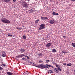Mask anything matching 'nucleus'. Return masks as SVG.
Returning a JSON list of instances; mask_svg holds the SVG:
<instances>
[{
    "instance_id": "56",
    "label": "nucleus",
    "mask_w": 75,
    "mask_h": 75,
    "mask_svg": "<svg viewBox=\"0 0 75 75\" xmlns=\"http://www.w3.org/2000/svg\"><path fill=\"white\" fill-rule=\"evenodd\" d=\"M2 72H4V71H2Z\"/></svg>"
},
{
    "instance_id": "17",
    "label": "nucleus",
    "mask_w": 75,
    "mask_h": 75,
    "mask_svg": "<svg viewBox=\"0 0 75 75\" xmlns=\"http://www.w3.org/2000/svg\"><path fill=\"white\" fill-rule=\"evenodd\" d=\"M29 12L31 13H33V10L32 9H30L29 10Z\"/></svg>"
},
{
    "instance_id": "16",
    "label": "nucleus",
    "mask_w": 75,
    "mask_h": 75,
    "mask_svg": "<svg viewBox=\"0 0 75 75\" xmlns=\"http://www.w3.org/2000/svg\"><path fill=\"white\" fill-rule=\"evenodd\" d=\"M62 53H67V51L66 50H64L62 51Z\"/></svg>"
},
{
    "instance_id": "40",
    "label": "nucleus",
    "mask_w": 75,
    "mask_h": 75,
    "mask_svg": "<svg viewBox=\"0 0 75 75\" xmlns=\"http://www.w3.org/2000/svg\"><path fill=\"white\" fill-rule=\"evenodd\" d=\"M19 52H21V49H19Z\"/></svg>"
},
{
    "instance_id": "6",
    "label": "nucleus",
    "mask_w": 75,
    "mask_h": 75,
    "mask_svg": "<svg viewBox=\"0 0 75 75\" xmlns=\"http://www.w3.org/2000/svg\"><path fill=\"white\" fill-rule=\"evenodd\" d=\"M54 72H56V73H58L59 72V71L58 69L57 68L54 69Z\"/></svg>"
},
{
    "instance_id": "7",
    "label": "nucleus",
    "mask_w": 75,
    "mask_h": 75,
    "mask_svg": "<svg viewBox=\"0 0 75 75\" xmlns=\"http://www.w3.org/2000/svg\"><path fill=\"white\" fill-rule=\"evenodd\" d=\"M40 27H42V28H45V27H44V26H45V25L44 24H42L40 25Z\"/></svg>"
},
{
    "instance_id": "5",
    "label": "nucleus",
    "mask_w": 75,
    "mask_h": 75,
    "mask_svg": "<svg viewBox=\"0 0 75 75\" xmlns=\"http://www.w3.org/2000/svg\"><path fill=\"white\" fill-rule=\"evenodd\" d=\"M41 20H47V18L46 17H42L41 18Z\"/></svg>"
},
{
    "instance_id": "49",
    "label": "nucleus",
    "mask_w": 75,
    "mask_h": 75,
    "mask_svg": "<svg viewBox=\"0 0 75 75\" xmlns=\"http://www.w3.org/2000/svg\"><path fill=\"white\" fill-rule=\"evenodd\" d=\"M37 20L38 21H40V20L39 19Z\"/></svg>"
},
{
    "instance_id": "2",
    "label": "nucleus",
    "mask_w": 75,
    "mask_h": 75,
    "mask_svg": "<svg viewBox=\"0 0 75 75\" xmlns=\"http://www.w3.org/2000/svg\"><path fill=\"white\" fill-rule=\"evenodd\" d=\"M42 68H47V64H46V65L44 64H40L39 68H41V69H43Z\"/></svg>"
},
{
    "instance_id": "37",
    "label": "nucleus",
    "mask_w": 75,
    "mask_h": 75,
    "mask_svg": "<svg viewBox=\"0 0 75 75\" xmlns=\"http://www.w3.org/2000/svg\"><path fill=\"white\" fill-rule=\"evenodd\" d=\"M2 65L4 66V67H6V64H2Z\"/></svg>"
},
{
    "instance_id": "10",
    "label": "nucleus",
    "mask_w": 75,
    "mask_h": 75,
    "mask_svg": "<svg viewBox=\"0 0 75 75\" xmlns=\"http://www.w3.org/2000/svg\"><path fill=\"white\" fill-rule=\"evenodd\" d=\"M7 74L9 75H13V73H11V72H8L7 73Z\"/></svg>"
},
{
    "instance_id": "14",
    "label": "nucleus",
    "mask_w": 75,
    "mask_h": 75,
    "mask_svg": "<svg viewBox=\"0 0 75 75\" xmlns=\"http://www.w3.org/2000/svg\"><path fill=\"white\" fill-rule=\"evenodd\" d=\"M51 44L50 43H48L47 44V47H50V46L51 45Z\"/></svg>"
},
{
    "instance_id": "47",
    "label": "nucleus",
    "mask_w": 75,
    "mask_h": 75,
    "mask_svg": "<svg viewBox=\"0 0 75 75\" xmlns=\"http://www.w3.org/2000/svg\"><path fill=\"white\" fill-rule=\"evenodd\" d=\"M63 38H66V37L65 35H64V36H63Z\"/></svg>"
},
{
    "instance_id": "23",
    "label": "nucleus",
    "mask_w": 75,
    "mask_h": 75,
    "mask_svg": "<svg viewBox=\"0 0 75 75\" xmlns=\"http://www.w3.org/2000/svg\"><path fill=\"white\" fill-rule=\"evenodd\" d=\"M23 39H24V40H26V36H25V35H23Z\"/></svg>"
},
{
    "instance_id": "41",
    "label": "nucleus",
    "mask_w": 75,
    "mask_h": 75,
    "mask_svg": "<svg viewBox=\"0 0 75 75\" xmlns=\"http://www.w3.org/2000/svg\"><path fill=\"white\" fill-rule=\"evenodd\" d=\"M31 63V65H34V64L33 63H32V62H30Z\"/></svg>"
},
{
    "instance_id": "52",
    "label": "nucleus",
    "mask_w": 75,
    "mask_h": 75,
    "mask_svg": "<svg viewBox=\"0 0 75 75\" xmlns=\"http://www.w3.org/2000/svg\"><path fill=\"white\" fill-rule=\"evenodd\" d=\"M25 61H27V60L26 59V60H25Z\"/></svg>"
},
{
    "instance_id": "34",
    "label": "nucleus",
    "mask_w": 75,
    "mask_h": 75,
    "mask_svg": "<svg viewBox=\"0 0 75 75\" xmlns=\"http://www.w3.org/2000/svg\"><path fill=\"white\" fill-rule=\"evenodd\" d=\"M3 68L0 66V70H3Z\"/></svg>"
},
{
    "instance_id": "53",
    "label": "nucleus",
    "mask_w": 75,
    "mask_h": 75,
    "mask_svg": "<svg viewBox=\"0 0 75 75\" xmlns=\"http://www.w3.org/2000/svg\"><path fill=\"white\" fill-rule=\"evenodd\" d=\"M46 62H47V60H46Z\"/></svg>"
},
{
    "instance_id": "31",
    "label": "nucleus",
    "mask_w": 75,
    "mask_h": 75,
    "mask_svg": "<svg viewBox=\"0 0 75 75\" xmlns=\"http://www.w3.org/2000/svg\"><path fill=\"white\" fill-rule=\"evenodd\" d=\"M25 73H26L25 74H26L27 75H28V74H30V73H29V72H28V71H26Z\"/></svg>"
},
{
    "instance_id": "44",
    "label": "nucleus",
    "mask_w": 75,
    "mask_h": 75,
    "mask_svg": "<svg viewBox=\"0 0 75 75\" xmlns=\"http://www.w3.org/2000/svg\"><path fill=\"white\" fill-rule=\"evenodd\" d=\"M50 67H51L52 68H53L54 67L52 65H50Z\"/></svg>"
},
{
    "instance_id": "3",
    "label": "nucleus",
    "mask_w": 75,
    "mask_h": 75,
    "mask_svg": "<svg viewBox=\"0 0 75 75\" xmlns=\"http://www.w3.org/2000/svg\"><path fill=\"white\" fill-rule=\"evenodd\" d=\"M23 6L25 8H27L28 7V4L27 3H24L23 4Z\"/></svg>"
},
{
    "instance_id": "48",
    "label": "nucleus",
    "mask_w": 75,
    "mask_h": 75,
    "mask_svg": "<svg viewBox=\"0 0 75 75\" xmlns=\"http://www.w3.org/2000/svg\"><path fill=\"white\" fill-rule=\"evenodd\" d=\"M37 65H35V67H37Z\"/></svg>"
},
{
    "instance_id": "35",
    "label": "nucleus",
    "mask_w": 75,
    "mask_h": 75,
    "mask_svg": "<svg viewBox=\"0 0 75 75\" xmlns=\"http://www.w3.org/2000/svg\"><path fill=\"white\" fill-rule=\"evenodd\" d=\"M43 61L42 60H40L39 61V62H40V63H41V62H42Z\"/></svg>"
},
{
    "instance_id": "46",
    "label": "nucleus",
    "mask_w": 75,
    "mask_h": 75,
    "mask_svg": "<svg viewBox=\"0 0 75 75\" xmlns=\"http://www.w3.org/2000/svg\"><path fill=\"white\" fill-rule=\"evenodd\" d=\"M71 0V1H73V2L75 1V0Z\"/></svg>"
},
{
    "instance_id": "19",
    "label": "nucleus",
    "mask_w": 75,
    "mask_h": 75,
    "mask_svg": "<svg viewBox=\"0 0 75 75\" xmlns=\"http://www.w3.org/2000/svg\"><path fill=\"white\" fill-rule=\"evenodd\" d=\"M60 68H61L60 66H59V67H58V71L59 70L60 71H61L62 69H60Z\"/></svg>"
},
{
    "instance_id": "1",
    "label": "nucleus",
    "mask_w": 75,
    "mask_h": 75,
    "mask_svg": "<svg viewBox=\"0 0 75 75\" xmlns=\"http://www.w3.org/2000/svg\"><path fill=\"white\" fill-rule=\"evenodd\" d=\"M1 21L2 23H7L8 24H9L10 23V21L7 20L6 18H2L1 19Z\"/></svg>"
},
{
    "instance_id": "8",
    "label": "nucleus",
    "mask_w": 75,
    "mask_h": 75,
    "mask_svg": "<svg viewBox=\"0 0 75 75\" xmlns=\"http://www.w3.org/2000/svg\"><path fill=\"white\" fill-rule=\"evenodd\" d=\"M6 53L5 52L2 54V57H6Z\"/></svg>"
},
{
    "instance_id": "39",
    "label": "nucleus",
    "mask_w": 75,
    "mask_h": 75,
    "mask_svg": "<svg viewBox=\"0 0 75 75\" xmlns=\"http://www.w3.org/2000/svg\"><path fill=\"white\" fill-rule=\"evenodd\" d=\"M47 68H48V66L49 67H51V65H48L47 64Z\"/></svg>"
},
{
    "instance_id": "15",
    "label": "nucleus",
    "mask_w": 75,
    "mask_h": 75,
    "mask_svg": "<svg viewBox=\"0 0 75 75\" xmlns=\"http://www.w3.org/2000/svg\"><path fill=\"white\" fill-rule=\"evenodd\" d=\"M10 0H4V2H6L7 3H8L9 2Z\"/></svg>"
},
{
    "instance_id": "51",
    "label": "nucleus",
    "mask_w": 75,
    "mask_h": 75,
    "mask_svg": "<svg viewBox=\"0 0 75 75\" xmlns=\"http://www.w3.org/2000/svg\"><path fill=\"white\" fill-rule=\"evenodd\" d=\"M74 73H75V70H74Z\"/></svg>"
},
{
    "instance_id": "25",
    "label": "nucleus",
    "mask_w": 75,
    "mask_h": 75,
    "mask_svg": "<svg viewBox=\"0 0 75 75\" xmlns=\"http://www.w3.org/2000/svg\"><path fill=\"white\" fill-rule=\"evenodd\" d=\"M39 57H42V55H43L42 54L40 53V54H39Z\"/></svg>"
},
{
    "instance_id": "20",
    "label": "nucleus",
    "mask_w": 75,
    "mask_h": 75,
    "mask_svg": "<svg viewBox=\"0 0 75 75\" xmlns=\"http://www.w3.org/2000/svg\"><path fill=\"white\" fill-rule=\"evenodd\" d=\"M16 28L18 30H21L22 29V28H19V27H16Z\"/></svg>"
},
{
    "instance_id": "54",
    "label": "nucleus",
    "mask_w": 75,
    "mask_h": 75,
    "mask_svg": "<svg viewBox=\"0 0 75 75\" xmlns=\"http://www.w3.org/2000/svg\"><path fill=\"white\" fill-rule=\"evenodd\" d=\"M28 1H29V0H27V1H28Z\"/></svg>"
},
{
    "instance_id": "11",
    "label": "nucleus",
    "mask_w": 75,
    "mask_h": 75,
    "mask_svg": "<svg viewBox=\"0 0 75 75\" xmlns=\"http://www.w3.org/2000/svg\"><path fill=\"white\" fill-rule=\"evenodd\" d=\"M48 72V73H53V71L52 70H48L47 71V72Z\"/></svg>"
},
{
    "instance_id": "42",
    "label": "nucleus",
    "mask_w": 75,
    "mask_h": 75,
    "mask_svg": "<svg viewBox=\"0 0 75 75\" xmlns=\"http://www.w3.org/2000/svg\"><path fill=\"white\" fill-rule=\"evenodd\" d=\"M45 54L46 55H47V52L46 51H45Z\"/></svg>"
},
{
    "instance_id": "9",
    "label": "nucleus",
    "mask_w": 75,
    "mask_h": 75,
    "mask_svg": "<svg viewBox=\"0 0 75 75\" xmlns=\"http://www.w3.org/2000/svg\"><path fill=\"white\" fill-rule=\"evenodd\" d=\"M52 14L54 15H58L59 13L56 12H52Z\"/></svg>"
},
{
    "instance_id": "36",
    "label": "nucleus",
    "mask_w": 75,
    "mask_h": 75,
    "mask_svg": "<svg viewBox=\"0 0 75 75\" xmlns=\"http://www.w3.org/2000/svg\"><path fill=\"white\" fill-rule=\"evenodd\" d=\"M1 53H2V54H3V53H4V52H4V51H1Z\"/></svg>"
},
{
    "instance_id": "22",
    "label": "nucleus",
    "mask_w": 75,
    "mask_h": 75,
    "mask_svg": "<svg viewBox=\"0 0 75 75\" xmlns=\"http://www.w3.org/2000/svg\"><path fill=\"white\" fill-rule=\"evenodd\" d=\"M25 55H24V54H20V56L21 57H23V56H25Z\"/></svg>"
},
{
    "instance_id": "30",
    "label": "nucleus",
    "mask_w": 75,
    "mask_h": 75,
    "mask_svg": "<svg viewBox=\"0 0 75 75\" xmlns=\"http://www.w3.org/2000/svg\"><path fill=\"white\" fill-rule=\"evenodd\" d=\"M36 67L40 68V65H37L36 66Z\"/></svg>"
},
{
    "instance_id": "50",
    "label": "nucleus",
    "mask_w": 75,
    "mask_h": 75,
    "mask_svg": "<svg viewBox=\"0 0 75 75\" xmlns=\"http://www.w3.org/2000/svg\"><path fill=\"white\" fill-rule=\"evenodd\" d=\"M46 47H47V44H46Z\"/></svg>"
},
{
    "instance_id": "18",
    "label": "nucleus",
    "mask_w": 75,
    "mask_h": 75,
    "mask_svg": "<svg viewBox=\"0 0 75 75\" xmlns=\"http://www.w3.org/2000/svg\"><path fill=\"white\" fill-rule=\"evenodd\" d=\"M57 50H56V49H52V52H56Z\"/></svg>"
},
{
    "instance_id": "38",
    "label": "nucleus",
    "mask_w": 75,
    "mask_h": 75,
    "mask_svg": "<svg viewBox=\"0 0 75 75\" xmlns=\"http://www.w3.org/2000/svg\"><path fill=\"white\" fill-rule=\"evenodd\" d=\"M63 65L64 66H66L67 65V64H66V63H64L63 64Z\"/></svg>"
},
{
    "instance_id": "21",
    "label": "nucleus",
    "mask_w": 75,
    "mask_h": 75,
    "mask_svg": "<svg viewBox=\"0 0 75 75\" xmlns=\"http://www.w3.org/2000/svg\"><path fill=\"white\" fill-rule=\"evenodd\" d=\"M21 60L22 61H25L26 59H25V58H24V57H23L21 59Z\"/></svg>"
},
{
    "instance_id": "12",
    "label": "nucleus",
    "mask_w": 75,
    "mask_h": 75,
    "mask_svg": "<svg viewBox=\"0 0 75 75\" xmlns=\"http://www.w3.org/2000/svg\"><path fill=\"white\" fill-rule=\"evenodd\" d=\"M71 45L74 47H75V43H71Z\"/></svg>"
},
{
    "instance_id": "27",
    "label": "nucleus",
    "mask_w": 75,
    "mask_h": 75,
    "mask_svg": "<svg viewBox=\"0 0 75 75\" xmlns=\"http://www.w3.org/2000/svg\"><path fill=\"white\" fill-rule=\"evenodd\" d=\"M42 29H44V28H42L41 27H40L39 28V30H42Z\"/></svg>"
},
{
    "instance_id": "26",
    "label": "nucleus",
    "mask_w": 75,
    "mask_h": 75,
    "mask_svg": "<svg viewBox=\"0 0 75 75\" xmlns=\"http://www.w3.org/2000/svg\"><path fill=\"white\" fill-rule=\"evenodd\" d=\"M8 37H12V35H11L10 34H8Z\"/></svg>"
},
{
    "instance_id": "45",
    "label": "nucleus",
    "mask_w": 75,
    "mask_h": 75,
    "mask_svg": "<svg viewBox=\"0 0 75 75\" xmlns=\"http://www.w3.org/2000/svg\"><path fill=\"white\" fill-rule=\"evenodd\" d=\"M47 62H49L50 60H47Z\"/></svg>"
},
{
    "instance_id": "55",
    "label": "nucleus",
    "mask_w": 75,
    "mask_h": 75,
    "mask_svg": "<svg viewBox=\"0 0 75 75\" xmlns=\"http://www.w3.org/2000/svg\"><path fill=\"white\" fill-rule=\"evenodd\" d=\"M1 58V57H0V59Z\"/></svg>"
},
{
    "instance_id": "43",
    "label": "nucleus",
    "mask_w": 75,
    "mask_h": 75,
    "mask_svg": "<svg viewBox=\"0 0 75 75\" xmlns=\"http://www.w3.org/2000/svg\"><path fill=\"white\" fill-rule=\"evenodd\" d=\"M13 2H15V1H16V0H13Z\"/></svg>"
},
{
    "instance_id": "28",
    "label": "nucleus",
    "mask_w": 75,
    "mask_h": 75,
    "mask_svg": "<svg viewBox=\"0 0 75 75\" xmlns=\"http://www.w3.org/2000/svg\"><path fill=\"white\" fill-rule=\"evenodd\" d=\"M25 57H26L28 59H30V57H28V56H25Z\"/></svg>"
},
{
    "instance_id": "33",
    "label": "nucleus",
    "mask_w": 75,
    "mask_h": 75,
    "mask_svg": "<svg viewBox=\"0 0 75 75\" xmlns=\"http://www.w3.org/2000/svg\"><path fill=\"white\" fill-rule=\"evenodd\" d=\"M35 24H37V23H38V21L37 20H36L35 21Z\"/></svg>"
},
{
    "instance_id": "4",
    "label": "nucleus",
    "mask_w": 75,
    "mask_h": 75,
    "mask_svg": "<svg viewBox=\"0 0 75 75\" xmlns=\"http://www.w3.org/2000/svg\"><path fill=\"white\" fill-rule=\"evenodd\" d=\"M50 23L51 24H53L55 23V21L54 20H51Z\"/></svg>"
},
{
    "instance_id": "29",
    "label": "nucleus",
    "mask_w": 75,
    "mask_h": 75,
    "mask_svg": "<svg viewBox=\"0 0 75 75\" xmlns=\"http://www.w3.org/2000/svg\"><path fill=\"white\" fill-rule=\"evenodd\" d=\"M56 66V67H57V68L58 69H59V66L58 65H57V64H56L55 65Z\"/></svg>"
},
{
    "instance_id": "24",
    "label": "nucleus",
    "mask_w": 75,
    "mask_h": 75,
    "mask_svg": "<svg viewBox=\"0 0 75 75\" xmlns=\"http://www.w3.org/2000/svg\"><path fill=\"white\" fill-rule=\"evenodd\" d=\"M67 65L68 66H70L72 65V64H71V63H69L67 64Z\"/></svg>"
},
{
    "instance_id": "32",
    "label": "nucleus",
    "mask_w": 75,
    "mask_h": 75,
    "mask_svg": "<svg viewBox=\"0 0 75 75\" xmlns=\"http://www.w3.org/2000/svg\"><path fill=\"white\" fill-rule=\"evenodd\" d=\"M16 57L17 58H20V57H21L20 56V55L16 56Z\"/></svg>"
},
{
    "instance_id": "13",
    "label": "nucleus",
    "mask_w": 75,
    "mask_h": 75,
    "mask_svg": "<svg viewBox=\"0 0 75 75\" xmlns=\"http://www.w3.org/2000/svg\"><path fill=\"white\" fill-rule=\"evenodd\" d=\"M25 51V50L23 48L21 49V52H24Z\"/></svg>"
}]
</instances>
